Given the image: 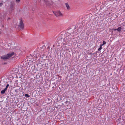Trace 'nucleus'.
Returning a JSON list of instances; mask_svg holds the SVG:
<instances>
[{"label":"nucleus","instance_id":"obj_1","mask_svg":"<svg viewBox=\"0 0 125 125\" xmlns=\"http://www.w3.org/2000/svg\"><path fill=\"white\" fill-rule=\"evenodd\" d=\"M14 53L13 52H10L8 53L6 55L2 56L1 57V59H7L11 57L14 54Z\"/></svg>","mask_w":125,"mask_h":125},{"label":"nucleus","instance_id":"obj_2","mask_svg":"<svg viewBox=\"0 0 125 125\" xmlns=\"http://www.w3.org/2000/svg\"><path fill=\"white\" fill-rule=\"evenodd\" d=\"M51 3L53 5H54L55 7H58L61 4L60 0H51Z\"/></svg>","mask_w":125,"mask_h":125},{"label":"nucleus","instance_id":"obj_3","mask_svg":"<svg viewBox=\"0 0 125 125\" xmlns=\"http://www.w3.org/2000/svg\"><path fill=\"white\" fill-rule=\"evenodd\" d=\"M15 3L13 2H11L10 3V13H11L14 11L15 8Z\"/></svg>","mask_w":125,"mask_h":125},{"label":"nucleus","instance_id":"obj_4","mask_svg":"<svg viewBox=\"0 0 125 125\" xmlns=\"http://www.w3.org/2000/svg\"><path fill=\"white\" fill-rule=\"evenodd\" d=\"M44 1L45 4L47 7L49 8H51L52 6V5L51 1L50 2L48 0H44Z\"/></svg>","mask_w":125,"mask_h":125},{"label":"nucleus","instance_id":"obj_5","mask_svg":"<svg viewBox=\"0 0 125 125\" xmlns=\"http://www.w3.org/2000/svg\"><path fill=\"white\" fill-rule=\"evenodd\" d=\"M53 12L55 15L57 17L59 16H63V15L59 10L53 11Z\"/></svg>","mask_w":125,"mask_h":125},{"label":"nucleus","instance_id":"obj_6","mask_svg":"<svg viewBox=\"0 0 125 125\" xmlns=\"http://www.w3.org/2000/svg\"><path fill=\"white\" fill-rule=\"evenodd\" d=\"M19 27L20 28L23 29L24 28V25L23 22L22 20L20 21V23L19 25Z\"/></svg>","mask_w":125,"mask_h":125},{"label":"nucleus","instance_id":"obj_7","mask_svg":"<svg viewBox=\"0 0 125 125\" xmlns=\"http://www.w3.org/2000/svg\"><path fill=\"white\" fill-rule=\"evenodd\" d=\"M122 28L121 27H119L117 29L112 28L110 29L109 31H115L117 30L118 31H121Z\"/></svg>","mask_w":125,"mask_h":125},{"label":"nucleus","instance_id":"obj_8","mask_svg":"<svg viewBox=\"0 0 125 125\" xmlns=\"http://www.w3.org/2000/svg\"><path fill=\"white\" fill-rule=\"evenodd\" d=\"M5 46L6 47V48L7 49H9L10 48V47L8 44H5Z\"/></svg>","mask_w":125,"mask_h":125},{"label":"nucleus","instance_id":"obj_9","mask_svg":"<svg viewBox=\"0 0 125 125\" xmlns=\"http://www.w3.org/2000/svg\"><path fill=\"white\" fill-rule=\"evenodd\" d=\"M75 27V28H74V30L72 29H73V28H71L69 27L68 29H67L66 30L68 31V30H70V31H76V30H74L75 29H76V27Z\"/></svg>","mask_w":125,"mask_h":125},{"label":"nucleus","instance_id":"obj_10","mask_svg":"<svg viewBox=\"0 0 125 125\" xmlns=\"http://www.w3.org/2000/svg\"><path fill=\"white\" fill-rule=\"evenodd\" d=\"M65 5L67 8V9L68 10L70 9V7L69 6V5L67 3H65Z\"/></svg>","mask_w":125,"mask_h":125},{"label":"nucleus","instance_id":"obj_11","mask_svg":"<svg viewBox=\"0 0 125 125\" xmlns=\"http://www.w3.org/2000/svg\"><path fill=\"white\" fill-rule=\"evenodd\" d=\"M6 90H6V89H5V88L4 90H2L1 91V93L2 94H3L5 93V92Z\"/></svg>","mask_w":125,"mask_h":125},{"label":"nucleus","instance_id":"obj_12","mask_svg":"<svg viewBox=\"0 0 125 125\" xmlns=\"http://www.w3.org/2000/svg\"><path fill=\"white\" fill-rule=\"evenodd\" d=\"M102 49V45H100V47L98 49V51H100Z\"/></svg>","mask_w":125,"mask_h":125},{"label":"nucleus","instance_id":"obj_13","mask_svg":"<svg viewBox=\"0 0 125 125\" xmlns=\"http://www.w3.org/2000/svg\"><path fill=\"white\" fill-rule=\"evenodd\" d=\"M106 43L104 41H103V44H101L100 45H102V46L103 45H104V44H106Z\"/></svg>","mask_w":125,"mask_h":125},{"label":"nucleus","instance_id":"obj_14","mask_svg":"<svg viewBox=\"0 0 125 125\" xmlns=\"http://www.w3.org/2000/svg\"><path fill=\"white\" fill-rule=\"evenodd\" d=\"M25 96L26 97H30V96H29V95L28 94H25Z\"/></svg>","mask_w":125,"mask_h":125},{"label":"nucleus","instance_id":"obj_15","mask_svg":"<svg viewBox=\"0 0 125 125\" xmlns=\"http://www.w3.org/2000/svg\"><path fill=\"white\" fill-rule=\"evenodd\" d=\"M9 85L8 84H7V85H6V88H5V89L6 90L7 89V88H8V87H9Z\"/></svg>","mask_w":125,"mask_h":125},{"label":"nucleus","instance_id":"obj_16","mask_svg":"<svg viewBox=\"0 0 125 125\" xmlns=\"http://www.w3.org/2000/svg\"><path fill=\"white\" fill-rule=\"evenodd\" d=\"M20 1V0H16V2L17 3H19Z\"/></svg>","mask_w":125,"mask_h":125},{"label":"nucleus","instance_id":"obj_17","mask_svg":"<svg viewBox=\"0 0 125 125\" xmlns=\"http://www.w3.org/2000/svg\"><path fill=\"white\" fill-rule=\"evenodd\" d=\"M18 89H16L15 90V92L16 93H17L18 91Z\"/></svg>","mask_w":125,"mask_h":125},{"label":"nucleus","instance_id":"obj_18","mask_svg":"<svg viewBox=\"0 0 125 125\" xmlns=\"http://www.w3.org/2000/svg\"><path fill=\"white\" fill-rule=\"evenodd\" d=\"M3 4L2 3H0V7Z\"/></svg>","mask_w":125,"mask_h":125},{"label":"nucleus","instance_id":"obj_19","mask_svg":"<svg viewBox=\"0 0 125 125\" xmlns=\"http://www.w3.org/2000/svg\"><path fill=\"white\" fill-rule=\"evenodd\" d=\"M10 19V18H8L7 19V21Z\"/></svg>","mask_w":125,"mask_h":125}]
</instances>
